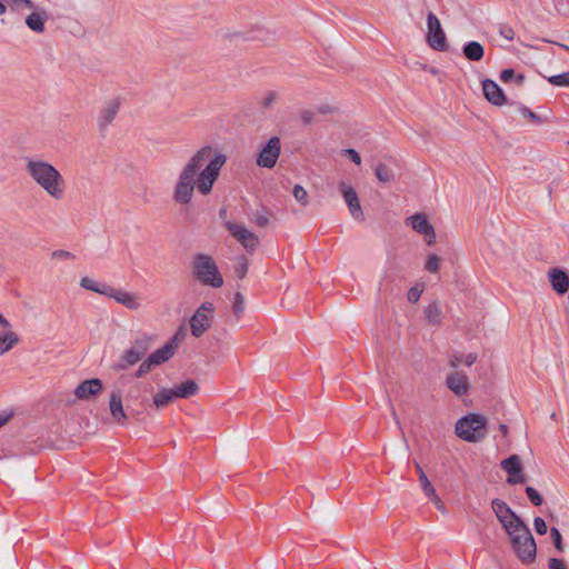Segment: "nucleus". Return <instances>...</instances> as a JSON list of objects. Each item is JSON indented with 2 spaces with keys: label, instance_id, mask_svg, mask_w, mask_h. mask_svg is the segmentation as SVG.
Segmentation results:
<instances>
[{
  "label": "nucleus",
  "instance_id": "obj_31",
  "mask_svg": "<svg viewBox=\"0 0 569 569\" xmlns=\"http://www.w3.org/2000/svg\"><path fill=\"white\" fill-rule=\"evenodd\" d=\"M249 269V260L244 256H239L234 260L233 272L240 280L244 279Z\"/></svg>",
  "mask_w": 569,
  "mask_h": 569
},
{
  "label": "nucleus",
  "instance_id": "obj_42",
  "mask_svg": "<svg viewBox=\"0 0 569 569\" xmlns=\"http://www.w3.org/2000/svg\"><path fill=\"white\" fill-rule=\"evenodd\" d=\"M533 527L538 535H546L547 533V525L546 521L541 517H536L533 520Z\"/></svg>",
  "mask_w": 569,
  "mask_h": 569
},
{
  "label": "nucleus",
  "instance_id": "obj_48",
  "mask_svg": "<svg viewBox=\"0 0 569 569\" xmlns=\"http://www.w3.org/2000/svg\"><path fill=\"white\" fill-rule=\"evenodd\" d=\"M52 259H73L74 256L66 250H56L51 253Z\"/></svg>",
  "mask_w": 569,
  "mask_h": 569
},
{
  "label": "nucleus",
  "instance_id": "obj_43",
  "mask_svg": "<svg viewBox=\"0 0 569 569\" xmlns=\"http://www.w3.org/2000/svg\"><path fill=\"white\" fill-rule=\"evenodd\" d=\"M315 111L317 112V114L319 113V114L327 116V114L336 113L337 108L326 103V104L318 106Z\"/></svg>",
  "mask_w": 569,
  "mask_h": 569
},
{
  "label": "nucleus",
  "instance_id": "obj_24",
  "mask_svg": "<svg viewBox=\"0 0 569 569\" xmlns=\"http://www.w3.org/2000/svg\"><path fill=\"white\" fill-rule=\"evenodd\" d=\"M462 52L469 61H480L485 56V48L478 41H470L463 46Z\"/></svg>",
  "mask_w": 569,
  "mask_h": 569
},
{
  "label": "nucleus",
  "instance_id": "obj_11",
  "mask_svg": "<svg viewBox=\"0 0 569 569\" xmlns=\"http://www.w3.org/2000/svg\"><path fill=\"white\" fill-rule=\"evenodd\" d=\"M281 152V141L279 137H271L260 150L257 164L261 168L271 169L276 166Z\"/></svg>",
  "mask_w": 569,
  "mask_h": 569
},
{
  "label": "nucleus",
  "instance_id": "obj_16",
  "mask_svg": "<svg viewBox=\"0 0 569 569\" xmlns=\"http://www.w3.org/2000/svg\"><path fill=\"white\" fill-rule=\"evenodd\" d=\"M103 390V382L99 378H91L81 381L74 389L73 395L78 400L89 401L98 397Z\"/></svg>",
  "mask_w": 569,
  "mask_h": 569
},
{
  "label": "nucleus",
  "instance_id": "obj_30",
  "mask_svg": "<svg viewBox=\"0 0 569 569\" xmlns=\"http://www.w3.org/2000/svg\"><path fill=\"white\" fill-rule=\"evenodd\" d=\"M377 179L381 183H389L395 180V173L386 163H378L375 168Z\"/></svg>",
  "mask_w": 569,
  "mask_h": 569
},
{
  "label": "nucleus",
  "instance_id": "obj_45",
  "mask_svg": "<svg viewBox=\"0 0 569 569\" xmlns=\"http://www.w3.org/2000/svg\"><path fill=\"white\" fill-rule=\"evenodd\" d=\"M463 362L462 356L459 353H453L449 357V365L453 370H458L460 363Z\"/></svg>",
  "mask_w": 569,
  "mask_h": 569
},
{
  "label": "nucleus",
  "instance_id": "obj_40",
  "mask_svg": "<svg viewBox=\"0 0 569 569\" xmlns=\"http://www.w3.org/2000/svg\"><path fill=\"white\" fill-rule=\"evenodd\" d=\"M526 493H527V497L531 501L532 505H535L537 507L542 505L543 499H542L540 493L535 488L527 487L526 488Z\"/></svg>",
  "mask_w": 569,
  "mask_h": 569
},
{
  "label": "nucleus",
  "instance_id": "obj_19",
  "mask_svg": "<svg viewBox=\"0 0 569 569\" xmlns=\"http://www.w3.org/2000/svg\"><path fill=\"white\" fill-rule=\"evenodd\" d=\"M106 297L113 299L114 301L130 310H138L141 307V299L137 293L121 289H116L110 286L106 293Z\"/></svg>",
  "mask_w": 569,
  "mask_h": 569
},
{
  "label": "nucleus",
  "instance_id": "obj_49",
  "mask_svg": "<svg viewBox=\"0 0 569 569\" xmlns=\"http://www.w3.org/2000/svg\"><path fill=\"white\" fill-rule=\"evenodd\" d=\"M549 569H568L562 560L558 558H550L548 561Z\"/></svg>",
  "mask_w": 569,
  "mask_h": 569
},
{
  "label": "nucleus",
  "instance_id": "obj_52",
  "mask_svg": "<svg viewBox=\"0 0 569 569\" xmlns=\"http://www.w3.org/2000/svg\"><path fill=\"white\" fill-rule=\"evenodd\" d=\"M513 78H515V71H513V69H505V70H502V71H501V73H500V79H501V81H503V82H508V81H510V80H511V79H513Z\"/></svg>",
  "mask_w": 569,
  "mask_h": 569
},
{
  "label": "nucleus",
  "instance_id": "obj_34",
  "mask_svg": "<svg viewBox=\"0 0 569 569\" xmlns=\"http://www.w3.org/2000/svg\"><path fill=\"white\" fill-rule=\"evenodd\" d=\"M425 291V284L423 283H416L412 286L408 292H407V299L411 303H417Z\"/></svg>",
  "mask_w": 569,
  "mask_h": 569
},
{
  "label": "nucleus",
  "instance_id": "obj_27",
  "mask_svg": "<svg viewBox=\"0 0 569 569\" xmlns=\"http://www.w3.org/2000/svg\"><path fill=\"white\" fill-rule=\"evenodd\" d=\"M176 400L174 393L171 388H161L154 396H153V405L157 409H162L167 407L169 403L173 402Z\"/></svg>",
  "mask_w": 569,
  "mask_h": 569
},
{
  "label": "nucleus",
  "instance_id": "obj_5",
  "mask_svg": "<svg viewBox=\"0 0 569 569\" xmlns=\"http://www.w3.org/2000/svg\"><path fill=\"white\" fill-rule=\"evenodd\" d=\"M455 432L467 442H479L487 436V419L479 413H469L456 422Z\"/></svg>",
  "mask_w": 569,
  "mask_h": 569
},
{
  "label": "nucleus",
  "instance_id": "obj_61",
  "mask_svg": "<svg viewBox=\"0 0 569 569\" xmlns=\"http://www.w3.org/2000/svg\"><path fill=\"white\" fill-rule=\"evenodd\" d=\"M429 71H430L432 74H435V76H437V74L439 73V70H438V69H436V68H430V69H429Z\"/></svg>",
  "mask_w": 569,
  "mask_h": 569
},
{
  "label": "nucleus",
  "instance_id": "obj_15",
  "mask_svg": "<svg viewBox=\"0 0 569 569\" xmlns=\"http://www.w3.org/2000/svg\"><path fill=\"white\" fill-rule=\"evenodd\" d=\"M108 407L113 423L121 427L128 423V415L123 408L122 393L120 389L111 390L109 393Z\"/></svg>",
  "mask_w": 569,
  "mask_h": 569
},
{
  "label": "nucleus",
  "instance_id": "obj_26",
  "mask_svg": "<svg viewBox=\"0 0 569 569\" xmlns=\"http://www.w3.org/2000/svg\"><path fill=\"white\" fill-rule=\"evenodd\" d=\"M18 342L19 336L11 328L6 329V331L0 333V355L10 351Z\"/></svg>",
  "mask_w": 569,
  "mask_h": 569
},
{
  "label": "nucleus",
  "instance_id": "obj_2",
  "mask_svg": "<svg viewBox=\"0 0 569 569\" xmlns=\"http://www.w3.org/2000/svg\"><path fill=\"white\" fill-rule=\"evenodd\" d=\"M24 168L32 181L51 199L61 201L66 197V180L53 164L42 159L27 158Z\"/></svg>",
  "mask_w": 569,
  "mask_h": 569
},
{
  "label": "nucleus",
  "instance_id": "obj_23",
  "mask_svg": "<svg viewBox=\"0 0 569 569\" xmlns=\"http://www.w3.org/2000/svg\"><path fill=\"white\" fill-rule=\"evenodd\" d=\"M423 313L429 325L440 327L443 323L445 315L439 301L429 303Z\"/></svg>",
  "mask_w": 569,
  "mask_h": 569
},
{
  "label": "nucleus",
  "instance_id": "obj_32",
  "mask_svg": "<svg viewBox=\"0 0 569 569\" xmlns=\"http://www.w3.org/2000/svg\"><path fill=\"white\" fill-rule=\"evenodd\" d=\"M416 469H417V472L419 476L420 486H421L425 495L426 496H435L436 489L432 486V483L430 482V480L428 479L427 475L425 473V471L422 470V468L420 467L419 463H416Z\"/></svg>",
  "mask_w": 569,
  "mask_h": 569
},
{
  "label": "nucleus",
  "instance_id": "obj_55",
  "mask_svg": "<svg viewBox=\"0 0 569 569\" xmlns=\"http://www.w3.org/2000/svg\"><path fill=\"white\" fill-rule=\"evenodd\" d=\"M0 327L4 329L11 328V323L0 313Z\"/></svg>",
  "mask_w": 569,
  "mask_h": 569
},
{
  "label": "nucleus",
  "instance_id": "obj_53",
  "mask_svg": "<svg viewBox=\"0 0 569 569\" xmlns=\"http://www.w3.org/2000/svg\"><path fill=\"white\" fill-rule=\"evenodd\" d=\"M462 359H463V363L470 367L477 362L478 356H477V353L470 352V353L466 355L465 357H462Z\"/></svg>",
  "mask_w": 569,
  "mask_h": 569
},
{
  "label": "nucleus",
  "instance_id": "obj_10",
  "mask_svg": "<svg viewBox=\"0 0 569 569\" xmlns=\"http://www.w3.org/2000/svg\"><path fill=\"white\" fill-rule=\"evenodd\" d=\"M427 42L437 51H446L448 49L446 33L437 16L429 12L427 16Z\"/></svg>",
  "mask_w": 569,
  "mask_h": 569
},
{
  "label": "nucleus",
  "instance_id": "obj_8",
  "mask_svg": "<svg viewBox=\"0 0 569 569\" xmlns=\"http://www.w3.org/2000/svg\"><path fill=\"white\" fill-rule=\"evenodd\" d=\"M214 307L212 302H203L190 319L191 333L196 338L202 336L211 326Z\"/></svg>",
  "mask_w": 569,
  "mask_h": 569
},
{
  "label": "nucleus",
  "instance_id": "obj_58",
  "mask_svg": "<svg viewBox=\"0 0 569 569\" xmlns=\"http://www.w3.org/2000/svg\"><path fill=\"white\" fill-rule=\"evenodd\" d=\"M226 214H227V209H220V211H219L220 218H224Z\"/></svg>",
  "mask_w": 569,
  "mask_h": 569
},
{
  "label": "nucleus",
  "instance_id": "obj_59",
  "mask_svg": "<svg viewBox=\"0 0 569 569\" xmlns=\"http://www.w3.org/2000/svg\"><path fill=\"white\" fill-rule=\"evenodd\" d=\"M8 417H0V427L7 423Z\"/></svg>",
  "mask_w": 569,
  "mask_h": 569
},
{
  "label": "nucleus",
  "instance_id": "obj_57",
  "mask_svg": "<svg viewBox=\"0 0 569 569\" xmlns=\"http://www.w3.org/2000/svg\"><path fill=\"white\" fill-rule=\"evenodd\" d=\"M516 81H517L518 84H522L523 81H525V76L523 74H518L516 77Z\"/></svg>",
  "mask_w": 569,
  "mask_h": 569
},
{
  "label": "nucleus",
  "instance_id": "obj_3",
  "mask_svg": "<svg viewBox=\"0 0 569 569\" xmlns=\"http://www.w3.org/2000/svg\"><path fill=\"white\" fill-rule=\"evenodd\" d=\"M510 539L512 551L525 565L535 562L537 545L528 526L523 520L505 530Z\"/></svg>",
  "mask_w": 569,
  "mask_h": 569
},
{
  "label": "nucleus",
  "instance_id": "obj_14",
  "mask_svg": "<svg viewBox=\"0 0 569 569\" xmlns=\"http://www.w3.org/2000/svg\"><path fill=\"white\" fill-rule=\"evenodd\" d=\"M491 508L505 530L522 521V519L501 499H493L491 501Z\"/></svg>",
  "mask_w": 569,
  "mask_h": 569
},
{
  "label": "nucleus",
  "instance_id": "obj_13",
  "mask_svg": "<svg viewBox=\"0 0 569 569\" xmlns=\"http://www.w3.org/2000/svg\"><path fill=\"white\" fill-rule=\"evenodd\" d=\"M339 191L348 206L349 212L351 217L356 221H363L365 220V213L362 211L358 194L353 187H351L346 181L339 182Z\"/></svg>",
  "mask_w": 569,
  "mask_h": 569
},
{
  "label": "nucleus",
  "instance_id": "obj_36",
  "mask_svg": "<svg viewBox=\"0 0 569 569\" xmlns=\"http://www.w3.org/2000/svg\"><path fill=\"white\" fill-rule=\"evenodd\" d=\"M441 259L437 254H430L425 263V269L430 273H437Z\"/></svg>",
  "mask_w": 569,
  "mask_h": 569
},
{
  "label": "nucleus",
  "instance_id": "obj_25",
  "mask_svg": "<svg viewBox=\"0 0 569 569\" xmlns=\"http://www.w3.org/2000/svg\"><path fill=\"white\" fill-rule=\"evenodd\" d=\"M171 389L174 393L176 399L189 398V397L194 396L198 392L199 386L197 385L196 381L188 380V381L177 385L174 388H171Z\"/></svg>",
  "mask_w": 569,
  "mask_h": 569
},
{
  "label": "nucleus",
  "instance_id": "obj_1",
  "mask_svg": "<svg viewBox=\"0 0 569 569\" xmlns=\"http://www.w3.org/2000/svg\"><path fill=\"white\" fill-rule=\"evenodd\" d=\"M226 162V154L210 146L197 150L179 172L172 193L173 201L181 206L189 204L194 190L202 196L210 194Z\"/></svg>",
  "mask_w": 569,
  "mask_h": 569
},
{
  "label": "nucleus",
  "instance_id": "obj_21",
  "mask_svg": "<svg viewBox=\"0 0 569 569\" xmlns=\"http://www.w3.org/2000/svg\"><path fill=\"white\" fill-rule=\"evenodd\" d=\"M482 90L485 98L495 106H502L506 102V97L501 88L490 79L482 81Z\"/></svg>",
  "mask_w": 569,
  "mask_h": 569
},
{
  "label": "nucleus",
  "instance_id": "obj_35",
  "mask_svg": "<svg viewBox=\"0 0 569 569\" xmlns=\"http://www.w3.org/2000/svg\"><path fill=\"white\" fill-rule=\"evenodd\" d=\"M292 194H293L295 199L302 206L308 204V202H309L308 192L302 186L296 184L293 187Z\"/></svg>",
  "mask_w": 569,
  "mask_h": 569
},
{
  "label": "nucleus",
  "instance_id": "obj_51",
  "mask_svg": "<svg viewBox=\"0 0 569 569\" xmlns=\"http://www.w3.org/2000/svg\"><path fill=\"white\" fill-rule=\"evenodd\" d=\"M500 34H501L505 39H507V40H509V41H510V40H513V38H515V31H513V29H512V28H510V27H506V26H505V27H502V28L500 29Z\"/></svg>",
  "mask_w": 569,
  "mask_h": 569
},
{
  "label": "nucleus",
  "instance_id": "obj_62",
  "mask_svg": "<svg viewBox=\"0 0 569 569\" xmlns=\"http://www.w3.org/2000/svg\"><path fill=\"white\" fill-rule=\"evenodd\" d=\"M392 416H393V419H395L396 423L399 425V420H398V417H397V413H396L395 409H392Z\"/></svg>",
  "mask_w": 569,
  "mask_h": 569
},
{
  "label": "nucleus",
  "instance_id": "obj_33",
  "mask_svg": "<svg viewBox=\"0 0 569 569\" xmlns=\"http://www.w3.org/2000/svg\"><path fill=\"white\" fill-rule=\"evenodd\" d=\"M246 308V300L241 292H236L233 297L232 311L237 318H240Z\"/></svg>",
  "mask_w": 569,
  "mask_h": 569
},
{
  "label": "nucleus",
  "instance_id": "obj_54",
  "mask_svg": "<svg viewBox=\"0 0 569 569\" xmlns=\"http://www.w3.org/2000/svg\"><path fill=\"white\" fill-rule=\"evenodd\" d=\"M257 226L263 228L269 223V219L266 216H259L256 219Z\"/></svg>",
  "mask_w": 569,
  "mask_h": 569
},
{
  "label": "nucleus",
  "instance_id": "obj_56",
  "mask_svg": "<svg viewBox=\"0 0 569 569\" xmlns=\"http://www.w3.org/2000/svg\"><path fill=\"white\" fill-rule=\"evenodd\" d=\"M499 430H500V432L502 433L503 437H507V435H508V427H507V425L501 423L499 426Z\"/></svg>",
  "mask_w": 569,
  "mask_h": 569
},
{
  "label": "nucleus",
  "instance_id": "obj_9",
  "mask_svg": "<svg viewBox=\"0 0 569 569\" xmlns=\"http://www.w3.org/2000/svg\"><path fill=\"white\" fill-rule=\"evenodd\" d=\"M224 228L246 250L253 252L258 248L260 243L258 236L246 226L226 221Z\"/></svg>",
  "mask_w": 569,
  "mask_h": 569
},
{
  "label": "nucleus",
  "instance_id": "obj_18",
  "mask_svg": "<svg viewBox=\"0 0 569 569\" xmlns=\"http://www.w3.org/2000/svg\"><path fill=\"white\" fill-rule=\"evenodd\" d=\"M501 468L508 473L507 483H525L526 477L522 473V466L519 456L512 455L501 461Z\"/></svg>",
  "mask_w": 569,
  "mask_h": 569
},
{
  "label": "nucleus",
  "instance_id": "obj_22",
  "mask_svg": "<svg viewBox=\"0 0 569 569\" xmlns=\"http://www.w3.org/2000/svg\"><path fill=\"white\" fill-rule=\"evenodd\" d=\"M548 280H549L552 289L559 295H563L569 290V277L561 269H558V268L550 269L548 271Z\"/></svg>",
  "mask_w": 569,
  "mask_h": 569
},
{
  "label": "nucleus",
  "instance_id": "obj_4",
  "mask_svg": "<svg viewBox=\"0 0 569 569\" xmlns=\"http://www.w3.org/2000/svg\"><path fill=\"white\" fill-rule=\"evenodd\" d=\"M192 276L203 286L220 288L223 286V278L214 259L207 253H197L192 259Z\"/></svg>",
  "mask_w": 569,
  "mask_h": 569
},
{
  "label": "nucleus",
  "instance_id": "obj_60",
  "mask_svg": "<svg viewBox=\"0 0 569 569\" xmlns=\"http://www.w3.org/2000/svg\"><path fill=\"white\" fill-rule=\"evenodd\" d=\"M6 12V6L0 1V14Z\"/></svg>",
  "mask_w": 569,
  "mask_h": 569
},
{
  "label": "nucleus",
  "instance_id": "obj_46",
  "mask_svg": "<svg viewBox=\"0 0 569 569\" xmlns=\"http://www.w3.org/2000/svg\"><path fill=\"white\" fill-rule=\"evenodd\" d=\"M520 112L523 117L530 119L533 122H540L539 116H537L533 111H531L529 108L523 107L520 109Z\"/></svg>",
  "mask_w": 569,
  "mask_h": 569
},
{
  "label": "nucleus",
  "instance_id": "obj_39",
  "mask_svg": "<svg viewBox=\"0 0 569 569\" xmlns=\"http://www.w3.org/2000/svg\"><path fill=\"white\" fill-rule=\"evenodd\" d=\"M299 118L301 122L306 126L312 124L318 121L317 112L315 110H303L300 112Z\"/></svg>",
  "mask_w": 569,
  "mask_h": 569
},
{
  "label": "nucleus",
  "instance_id": "obj_50",
  "mask_svg": "<svg viewBox=\"0 0 569 569\" xmlns=\"http://www.w3.org/2000/svg\"><path fill=\"white\" fill-rule=\"evenodd\" d=\"M343 153L348 156L356 164L361 163V157L355 149H345Z\"/></svg>",
  "mask_w": 569,
  "mask_h": 569
},
{
  "label": "nucleus",
  "instance_id": "obj_41",
  "mask_svg": "<svg viewBox=\"0 0 569 569\" xmlns=\"http://www.w3.org/2000/svg\"><path fill=\"white\" fill-rule=\"evenodd\" d=\"M9 6H11L13 9H32L33 3L30 0H7Z\"/></svg>",
  "mask_w": 569,
  "mask_h": 569
},
{
  "label": "nucleus",
  "instance_id": "obj_20",
  "mask_svg": "<svg viewBox=\"0 0 569 569\" xmlns=\"http://www.w3.org/2000/svg\"><path fill=\"white\" fill-rule=\"evenodd\" d=\"M119 99H111L106 102L98 117V127L101 131L106 130L113 122L119 112Z\"/></svg>",
  "mask_w": 569,
  "mask_h": 569
},
{
  "label": "nucleus",
  "instance_id": "obj_44",
  "mask_svg": "<svg viewBox=\"0 0 569 569\" xmlns=\"http://www.w3.org/2000/svg\"><path fill=\"white\" fill-rule=\"evenodd\" d=\"M277 99H278V94L274 91H270L264 96V98L262 100V106L264 108H269L277 101Z\"/></svg>",
  "mask_w": 569,
  "mask_h": 569
},
{
  "label": "nucleus",
  "instance_id": "obj_47",
  "mask_svg": "<svg viewBox=\"0 0 569 569\" xmlns=\"http://www.w3.org/2000/svg\"><path fill=\"white\" fill-rule=\"evenodd\" d=\"M436 506V508L441 511L442 513L447 512V509L441 501V499L438 497L437 492L435 491V496H427Z\"/></svg>",
  "mask_w": 569,
  "mask_h": 569
},
{
  "label": "nucleus",
  "instance_id": "obj_63",
  "mask_svg": "<svg viewBox=\"0 0 569 569\" xmlns=\"http://www.w3.org/2000/svg\"><path fill=\"white\" fill-rule=\"evenodd\" d=\"M566 50H569L568 46L561 44Z\"/></svg>",
  "mask_w": 569,
  "mask_h": 569
},
{
  "label": "nucleus",
  "instance_id": "obj_29",
  "mask_svg": "<svg viewBox=\"0 0 569 569\" xmlns=\"http://www.w3.org/2000/svg\"><path fill=\"white\" fill-rule=\"evenodd\" d=\"M79 284L81 288H83L86 290H90V291H93V292H97V293H100L103 296H106V293L109 289V286L101 284L89 277H82L80 279Z\"/></svg>",
  "mask_w": 569,
  "mask_h": 569
},
{
  "label": "nucleus",
  "instance_id": "obj_17",
  "mask_svg": "<svg viewBox=\"0 0 569 569\" xmlns=\"http://www.w3.org/2000/svg\"><path fill=\"white\" fill-rule=\"evenodd\" d=\"M446 386L457 397L466 396L470 390L468 376L459 370H452L447 375Z\"/></svg>",
  "mask_w": 569,
  "mask_h": 569
},
{
  "label": "nucleus",
  "instance_id": "obj_28",
  "mask_svg": "<svg viewBox=\"0 0 569 569\" xmlns=\"http://www.w3.org/2000/svg\"><path fill=\"white\" fill-rule=\"evenodd\" d=\"M46 13L32 12L26 18V24L34 32L44 31Z\"/></svg>",
  "mask_w": 569,
  "mask_h": 569
},
{
  "label": "nucleus",
  "instance_id": "obj_38",
  "mask_svg": "<svg viewBox=\"0 0 569 569\" xmlns=\"http://www.w3.org/2000/svg\"><path fill=\"white\" fill-rule=\"evenodd\" d=\"M550 537L552 539L553 546L557 549V551L562 552L565 550V546L562 543V537H561L560 531L556 527H552L550 529Z\"/></svg>",
  "mask_w": 569,
  "mask_h": 569
},
{
  "label": "nucleus",
  "instance_id": "obj_37",
  "mask_svg": "<svg viewBox=\"0 0 569 569\" xmlns=\"http://www.w3.org/2000/svg\"><path fill=\"white\" fill-rule=\"evenodd\" d=\"M548 81L552 86L557 87H569V71L561 74L551 76Z\"/></svg>",
  "mask_w": 569,
  "mask_h": 569
},
{
  "label": "nucleus",
  "instance_id": "obj_7",
  "mask_svg": "<svg viewBox=\"0 0 569 569\" xmlns=\"http://www.w3.org/2000/svg\"><path fill=\"white\" fill-rule=\"evenodd\" d=\"M179 338L176 335L169 342L161 348L151 352L147 358L140 361L138 369L134 371V378H142L148 375L153 368L161 366L169 361L177 352L179 348Z\"/></svg>",
  "mask_w": 569,
  "mask_h": 569
},
{
  "label": "nucleus",
  "instance_id": "obj_6",
  "mask_svg": "<svg viewBox=\"0 0 569 569\" xmlns=\"http://www.w3.org/2000/svg\"><path fill=\"white\" fill-rule=\"evenodd\" d=\"M153 343L154 337L152 335L141 333L137 336L131 341V345L121 353L116 370H127L140 362L146 358Z\"/></svg>",
  "mask_w": 569,
  "mask_h": 569
},
{
  "label": "nucleus",
  "instance_id": "obj_12",
  "mask_svg": "<svg viewBox=\"0 0 569 569\" xmlns=\"http://www.w3.org/2000/svg\"><path fill=\"white\" fill-rule=\"evenodd\" d=\"M406 224L411 227L417 233L423 236L428 246L436 243V231L432 224L428 221L425 213H415L406 219Z\"/></svg>",
  "mask_w": 569,
  "mask_h": 569
}]
</instances>
